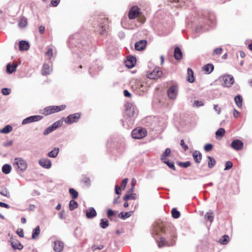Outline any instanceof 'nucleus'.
Returning <instances> with one entry per match:
<instances>
[{
	"mask_svg": "<svg viewBox=\"0 0 252 252\" xmlns=\"http://www.w3.org/2000/svg\"><path fill=\"white\" fill-rule=\"evenodd\" d=\"M80 117V114L76 113L68 115L65 119L64 122L67 124H71L77 122Z\"/></svg>",
	"mask_w": 252,
	"mask_h": 252,
	"instance_id": "423d86ee",
	"label": "nucleus"
},
{
	"mask_svg": "<svg viewBox=\"0 0 252 252\" xmlns=\"http://www.w3.org/2000/svg\"><path fill=\"white\" fill-rule=\"evenodd\" d=\"M11 90L7 88H2L1 90L2 94L4 95H7L10 94Z\"/></svg>",
	"mask_w": 252,
	"mask_h": 252,
	"instance_id": "3c124183",
	"label": "nucleus"
},
{
	"mask_svg": "<svg viewBox=\"0 0 252 252\" xmlns=\"http://www.w3.org/2000/svg\"><path fill=\"white\" fill-rule=\"evenodd\" d=\"M127 181L128 179L127 178H125L122 181V182L121 183V187L123 189H124L126 188Z\"/></svg>",
	"mask_w": 252,
	"mask_h": 252,
	"instance_id": "e2e57ef3",
	"label": "nucleus"
},
{
	"mask_svg": "<svg viewBox=\"0 0 252 252\" xmlns=\"http://www.w3.org/2000/svg\"><path fill=\"white\" fill-rule=\"evenodd\" d=\"M171 213L172 217L175 219L179 218L180 216V213L176 208H173Z\"/></svg>",
	"mask_w": 252,
	"mask_h": 252,
	"instance_id": "79ce46f5",
	"label": "nucleus"
},
{
	"mask_svg": "<svg viewBox=\"0 0 252 252\" xmlns=\"http://www.w3.org/2000/svg\"><path fill=\"white\" fill-rule=\"evenodd\" d=\"M39 165L45 169H50L52 166L50 159L47 158H42L39 160Z\"/></svg>",
	"mask_w": 252,
	"mask_h": 252,
	"instance_id": "f8f14e48",
	"label": "nucleus"
},
{
	"mask_svg": "<svg viewBox=\"0 0 252 252\" xmlns=\"http://www.w3.org/2000/svg\"><path fill=\"white\" fill-rule=\"evenodd\" d=\"M40 233V230L39 226H37L32 231V239H36L38 237V236L39 235Z\"/></svg>",
	"mask_w": 252,
	"mask_h": 252,
	"instance_id": "473e14b6",
	"label": "nucleus"
},
{
	"mask_svg": "<svg viewBox=\"0 0 252 252\" xmlns=\"http://www.w3.org/2000/svg\"><path fill=\"white\" fill-rule=\"evenodd\" d=\"M213 148V146L212 144H207L204 146V150L206 152H209L211 151Z\"/></svg>",
	"mask_w": 252,
	"mask_h": 252,
	"instance_id": "8fccbe9b",
	"label": "nucleus"
},
{
	"mask_svg": "<svg viewBox=\"0 0 252 252\" xmlns=\"http://www.w3.org/2000/svg\"><path fill=\"white\" fill-rule=\"evenodd\" d=\"M114 214V212L113 210L111 209H108L107 211V217L108 218H110V217H112Z\"/></svg>",
	"mask_w": 252,
	"mask_h": 252,
	"instance_id": "338daca9",
	"label": "nucleus"
},
{
	"mask_svg": "<svg viewBox=\"0 0 252 252\" xmlns=\"http://www.w3.org/2000/svg\"><path fill=\"white\" fill-rule=\"evenodd\" d=\"M204 104L203 101H200L198 100H195L193 103V107H200L202 106Z\"/></svg>",
	"mask_w": 252,
	"mask_h": 252,
	"instance_id": "c03bdc74",
	"label": "nucleus"
},
{
	"mask_svg": "<svg viewBox=\"0 0 252 252\" xmlns=\"http://www.w3.org/2000/svg\"><path fill=\"white\" fill-rule=\"evenodd\" d=\"M19 48L20 51H27L30 48L29 43L25 40H21L19 43Z\"/></svg>",
	"mask_w": 252,
	"mask_h": 252,
	"instance_id": "6ab92c4d",
	"label": "nucleus"
},
{
	"mask_svg": "<svg viewBox=\"0 0 252 252\" xmlns=\"http://www.w3.org/2000/svg\"><path fill=\"white\" fill-rule=\"evenodd\" d=\"M59 152V148H55L54 149L48 153V156L50 158H56Z\"/></svg>",
	"mask_w": 252,
	"mask_h": 252,
	"instance_id": "c85d7f7f",
	"label": "nucleus"
},
{
	"mask_svg": "<svg viewBox=\"0 0 252 252\" xmlns=\"http://www.w3.org/2000/svg\"><path fill=\"white\" fill-rule=\"evenodd\" d=\"M52 68L48 64L44 63L41 69L42 75L44 76L49 75L52 72Z\"/></svg>",
	"mask_w": 252,
	"mask_h": 252,
	"instance_id": "f3484780",
	"label": "nucleus"
},
{
	"mask_svg": "<svg viewBox=\"0 0 252 252\" xmlns=\"http://www.w3.org/2000/svg\"><path fill=\"white\" fill-rule=\"evenodd\" d=\"M162 72L159 68L156 67L152 72L147 74L148 78L150 79H157L161 76Z\"/></svg>",
	"mask_w": 252,
	"mask_h": 252,
	"instance_id": "0eeeda50",
	"label": "nucleus"
},
{
	"mask_svg": "<svg viewBox=\"0 0 252 252\" xmlns=\"http://www.w3.org/2000/svg\"><path fill=\"white\" fill-rule=\"evenodd\" d=\"M146 44L147 41L146 40L139 41L135 44V50L137 51L142 50L146 47Z\"/></svg>",
	"mask_w": 252,
	"mask_h": 252,
	"instance_id": "a211bd4d",
	"label": "nucleus"
},
{
	"mask_svg": "<svg viewBox=\"0 0 252 252\" xmlns=\"http://www.w3.org/2000/svg\"><path fill=\"white\" fill-rule=\"evenodd\" d=\"M220 79L221 82V85L225 87H230L234 82L233 77L229 74H225L220 76Z\"/></svg>",
	"mask_w": 252,
	"mask_h": 252,
	"instance_id": "20e7f679",
	"label": "nucleus"
},
{
	"mask_svg": "<svg viewBox=\"0 0 252 252\" xmlns=\"http://www.w3.org/2000/svg\"><path fill=\"white\" fill-rule=\"evenodd\" d=\"M64 214L65 212L64 210L62 211L59 214V217L61 219H63L64 218Z\"/></svg>",
	"mask_w": 252,
	"mask_h": 252,
	"instance_id": "774afa93",
	"label": "nucleus"
},
{
	"mask_svg": "<svg viewBox=\"0 0 252 252\" xmlns=\"http://www.w3.org/2000/svg\"><path fill=\"white\" fill-rule=\"evenodd\" d=\"M54 129L53 128V126H50L48 127L44 131L43 134L44 135H46L51 132H52L53 131H54Z\"/></svg>",
	"mask_w": 252,
	"mask_h": 252,
	"instance_id": "de8ad7c7",
	"label": "nucleus"
},
{
	"mask_svg": "<svg viewBox=\"0 0 252 252\" xmlns=\"http://www.w3.org/2000/svg\"><path fill=\"white\" fill-rule=\"evenodd\" d=\"M164 163H166V165L171 169H172L173 170H175L176 168L175 167V165L173 162H170L168 160H163L162 161Z\"/></svg>",
	"mask_w": 252,
	"mask_h": 252,
	"instance_id": "49530a36",
	"label": "nucleus"
},
{
	"mask_svg": "<svg viewBox=\"0 0 252 252\" xmlns=\"http://www.w3.org/2000/svg\"><path fill=\"white\" fill-rule=\"evenodd\" d=\"M0 193L2 195H3L4 196H6L7 197H9V196H10L9 193L7 189H4V190H2L0 192Z\"/></svg>",
	"mask_w": 252,
	"mask_h": 252,
	"instance_id": "6e6d98bb",
	"label": "nucleus"
},
{
	"mask_svg": "<svg viewBox=\"0 0 252 252\" xmlns=\"http://www.w3.org/2000/svg\"><path fill=\"white\" fill-rule=\"evenodd\" d=\"M46 55L51 59L53 56V49L51 48H49L47 51L46 52Z\"/></svg>",
	"mask_w": 252,
	"mask_h": 252,
	"instance_id": "13d9d810",
	"label": "nucleus"
},
{
	"mask_svg": "<svg viewBox=\"0 0 252 252\" xmlns=\"http://www.w3.org/2000/svg\"><path fill=\"white\" fill-rule=\"evenodd\" d=\"M136 60V58L133 56H128L126 60L125 61V64L128 68H132L135 63Z\"/></svg>",
	"mask_w": 252,
	"mask_h": 252,
	"instance_id": "4468645a",
	"label": "nucleus"
},
{
	"mask_svg": "<svg viewBox=\"0 0 252 252\" xmlns=\"http://www.w3.org/2000/svg\"><path fill=\"white\" fill-rule=\"evenodd\" d=\"M207 158L209 159L208 162V167L209 168H212L216 163V159L213 157L210 156H208Z\"/></svg>",
	"mask_w": 252,
	"mask_h": 252,
	"instance_id": "2f4dec72",
	"label": "nucleus"
},
{
	"mask_svg": "<svg viewBox=\"0 0 252 252\" xmlns=\"http://www.w3.org/2000/svg\"><path fill=\"white\" fill-rule=\"evenodd\" d=\"M187 71L188 74V81L190 83H193L194 81V79L193 77V72L192 70L190 68H188Z\"/></svg>",
	"mask_w": 252,
	"mask_h": 252,
	"instance_id": "cd10ccee",
	"label": "nucleus"
},
{
	"mask_svg": "<svg viewBox=\"0 0 252 252\" xmlns=\"http://www.w3.org/2000/svg\"><path fill=\"white\" fill-rule=\"evenodd\" d=\"M64 247V244L63 242L61 241H56L54 242L53 249L55 252H61Z\"/></svg>",
	"mask_w": 252,
	"mask_h": 252,
	"instance_id": "dca6fc26",
	"label": "nucleus"
},
{
	"mask_svg": "<svg viewBox=\"0 0 252 252\" xmlns=\"http://www.w3.org/2000/svg\"><path fill=\"white\" fill-rule=\"evenodd\" d=\"M215 134L217 137L218 136L221 137L225 134V129L223 128H220L216 132Z\"/></svg>",
	"mask_w": 252,
	"mask_h": 252,
	"instance_id": "37998d69",
	"label": "nucleus"
},
{
	"mask_svg": "<svg viewBox=\"0 0 252 252\" xmlns=\"http://www.w3.org/2000/svg\"><path fill=\"white\" fill-rule=\"evenodd\" d=\"M109 225L108 220H104L103 219L101 220L100 223V226L101 228L104 229L106 228Z\"/></svg>",
	"mask_w": 252,
	"mask_h": 252,
	"instance_id": "a18cd8bd",
	"label": "nucleus"
},
{
	"mask_svg": "<svg viewBox=\"0 0 252 252\" xmlns=\"http://www.w3.org/2000/svg\"><path fill=\"white\" fill-rule=\"evenodd\" d=\"M204 218L206 220H208L210 221V223H212L214 219V213L211 211L207 212L205 215Z\"/></svg>",
	"mask_w": 252,
	"mask_h": 252,
	"instance_id": "a878e982",
	"label": "nucleus"
},
{
	"mask_svg": "<svg viewBox=\"0 0 252 252\" xmlns=\"http://www.w3.org/2000/svg\"><path fill=\"white\" fill-rule=\"evenodd\" d=\"M60 0H52L51 4L53 6H57L60 3Z\"/></svg>",
	"mask_w": 252,
	"mask_h": 252,
	"instance_id": "0e129e2a",
	"label": "nucleus"
},
{
	"mask_svg": "<svg viewBox=\"0 0 252 252\" xmlns=\"http://www.w3.org/2000/svg\"><path fill=\"white\" fill-rule=\"evenodd\" d=\"M17 234L20 237H24V232L22 229H18L17 230Z\"/></svg>",
	"mask_w": 252,
	"mask_h": 252,
	"instance_id": "69168bd1",
	"label": "nucleus"
},
{
	"mask_svg": "<svg viewBox=\"0 0 252 252\" xmlns=\"http://www.w3.org/2000/svg\"><path fill=\"white\" fill-rule=\"evenodd\" d=\"M65 108L66 105L63 104L60 106H49L42 110L41 113L47 116L62 111L65 109Z\"/></svg>",
	"mask_w": 252,
	"mask_h": 252,
	"instance_id": "f03ea898",
	"label": "nucleus"
},
{
	"mask_svg": "<svg viewBox=\"0 0 252 252\" xmlns=\"http://www.w3.org/2000/svg\"><path fill=\"white\" fill-rule=\"evenodd\" d=\"M140 14L139 8L137 6H132L128 12V18L129 19H135Z\"/></svg>",
	"mask_w": 252,
	"mask_h": 252,
	"instance_id": "9d476101",
	"label": "nucleus"
},
{
	"mask_svg": "<svg viewBox=\"0 0 252 252\" xmlns=\"http://www.w3.org/2000/svg\"><path fill=\"white\" fill-rule=\"evenodd\" d=\"M180 145L183 148V149H184L185 151H187V150H188L189 147H188V145L185 144L184 140H181Z\"/></svg>",
	"mask_w": 252,
	"mask_h": 252,
	"instance_id": "bf43d9fd",
	"label": "nucleus"
},
{
	"mask_svg": "<svg viewBox=\"0 0 252 252\" xmlns=\"http://www.w3.org/2000/svg\"><path fill=\"white\" fill-rule=\"evenodd\" d=\"M106 27L105 25H102L100 27L99 32L101 34H104L106 32Z\"/></svg>",
	"mask_w": 252,
	"mask_h": 252,
	"instance_id": "4d7b16f0",
	"label": "nucleus"
},
{
	"mask_svg": "<svg viewBox=\"0 0 252 252\" xmlns=\"http://www.w3.org/2000/svg\"><path fill=\"white\" fill-rule=\"evenodd\" d=\"M179 165L181 167L187 168V167H189V166H190V163L189 161H186V162H180L179 163Z\"/></svg>",
	"mask_w": 252,
	"mask_h": 252,
	"instance_id": "864d4df0",
	"label": "nucleus"
},
{
	"mask_svg": "<svg viewBox=\"0 0 252 252\" xmlns=\"http://www.w3.org/2000/svg\"><path fill=\"white\" fill-rule=\"evenodd\" d=\"M13 165L17 170L24 171L27 168V161L21 158H16L14 159Z\"/></svg>",
	"mask_w": 252,
	"mask_h": 252,
	"instance_id": "7ed1b4c3",
	"label": "nucleus"
},
{
	"mask_svg": "<svg viewBox=\"0 0 252 252\" xmlns=\"http://www.w3.org/2000/svg\"><path fill=\"white\" fill-rule=\"evenodd\" d=\"M147 134V131L145 128H135L131 133L132 138L139 139L144 137Z\"/></svg>",
	"mask_w": 252,
	"mask_h": 252,
	"instance_id": "39448f33",
	"label": "nucleus"
},
{
	"mask_svg": "<svg viewBox=\"0 0 252 252\" xmlns=\"http://www.w3.org/2000/svg\"><path fill=\"white\" fill-rule=\"evenodd\" d=\"M165 232L164 225L162 223H158L155 225L153 229V233L156 235H160Z\"/></svg>",
	"mask_w": 252,
	"mask_h": 252,
	"instance_id": "9b49d317",
	"label": "nucleus"
},
{
	"mask_svg": "<svg viewBox=\"0 0 252 252\" xmlns=\"http://www.w3.org/2000/svg\"><path fill=\"white\" fill-rule=\"evenodd\" d=\"M235 102L238 107L242 106L243 98L241 95H237L234 98Z\"/></svg>",
	"mask_w": 252,
	"mask_h": 252,
	"instance_id": "7c9ffc66",
	"label": "nucleus"
},
{
	"mask_svg": "<svg viewBox=\"0 0 252 252\" xmlns=\"http://www.w3.org/2000/svg\"><path fill=\"white\" fill-rule=\"evenodd\" d=\"M69 192L73 199L76 198L78 196V192L73 188L69 189Z\"/></svg>",
	"mask_w": 252,
	"mask_h": 252,
	"instance_id": "a19ab883",
	"label": "nucleus"
},
{
	"mask_svg": "<svg viewBox=\"0 0 252 252\" xmlns=\"http://www.w3.org/2000/svg\"><path fill=\"white\" fill-rule=\"evenodd\" d=\"M229 237L227 235H224L219 240L220 244L222 245H226L229 242Z\"/></svg>",
	"mask_w": 252,
	"mask_h": 252,
	"instance_id": "f704fd0d",
	"label": "nucleus"
},
{
	"mask_svg": "<svg viewBox=\"0 0 252 252\" xmlns=\"http://www.w3.org/2000/svg\"><path fill=\"white\" fill-rule=\"evenodd\" d=\"M17 67V64L9 63L6 65V72L8 74H11L16 71Z\"/></svg>",
	"mask_w": 252,
	"mask_h": 252,
	"instance_id": "aec40b11",
	"label": "nucleus"
},
{
	"mask_svg": "<svg viewBox=\"0 0 252 252\" xmlns=\"http://www.w3.org/2000/svg\"><path fill=\"white\" fill-rule=\"evenodd\" d=\"M126 109L124 113V120L127 127H131L133 125L135 119L138 115V111L136 108L131 103H127Z\"/></svg>",
	"mask_w": 252,
	"mask_h": 252,
	"instance_id": "f257e3e1",
	"label": "nucleus"
},
{
	"mask_svg": "<svg viewBox=\"0 0 252 252\" xmlns=\"http://www.w3.org/2000/svg\"><path fill=\"white\" fill-rule=\"evenodd\" d=\"M11 170V166L8 164H5L2 167V171L6 174H9Z\"/></svg>",
	"mask_w": 252,
	"mask_h": 252,
	"instance_id": "e433bc0d",
	"label": "nucleus"
},
{
	"mask_svg": "<svg viewBox=\"0 0 252 252\" xmlns=\"http://www.w3.org/2000/svg\"><path fill=\"white\" fill-rule=\"evenodd\" d=\"M12 130V127L10 125H6L0 130V132L2 133L7 134L10 132Z\"/></svg>",
	"mask_w": 252,
	"mask_h": 252,
	"instance_id": "c9c22d12",
	"label": "nucleus"
},
{
	"mask_svg": "<svg viewBox=\"0 0 252 252\" xmlns=\"http://www.w3.org/2000/svg\"><path fill=\"white\" fill-rule=\"evenodd\" d=\"M27 23L28 22L27 19L25 17H22L20 19L18 25L20 28H25L27 26Z\"/></svg>",
	"mask_w": 252,
	"mask_h": 252,
	"instance_id": "4c0bfd02",
	"label": "nucleus"
},
{
	"mask_svg": "<svg viewBox=\"0 0 252 252\" xmlns=\"http://www.w3.org/2000/svg\"><path fill=\"white\" fill-rule=\"evenodd\" d=\"M178 88L176 86H171L168 89L167 94L169 97L171 99H175L176 98L178 94Z\"/></svg>",
	"mask_w": 252,
	"mask_h": 252,
	"instance_id": "1a4fd4ad",
	"label": "nucleus"
},
{
	"mask_svg": "<svg viewBox=\"0 0 252 252\" xmlns=\"http://www.w3.org/2000/svg\"><path fill=\"white\" fill-rule=\"evenodd\" d=\"M231 147L236 151L241 150L243 147V142L239 139H235L231 143Z\"/></svg>",
	"mask_w": 252,
	"mask_h": 252,
	"instance_id": "ddd939ff",
	"label": "nucleus"
},
{
	"mask_svg": "<svg viewBox=\"0 0 252 252\" xmlns=\"http://www.w3.org/2000/svg\"><path fill=\"white\" fill-rule=\"evenodd\" d=\"M78 203L76 201L74 200H71L70 201L69 207V209L71 211H73L74 209L77 208L78 207Z\"/></svg>",
	"mask_w": 252,
	"mask_h": 252,
	"instance_id": "58836bf2",
	"label": "nucleus"
},
{
	"mask_svg": "<svg viewBox=\"0 0 252 252\" xmlns=\"http://www.w3.org/2000/svg\"><path fill=\"white\" fill-rule=\"evenodd\" d=\"M192 157L196 163H199L200 162L202 159V155L199 151H194L192 154Z\"/></svg>",
	"mask_w": 252,
	"mask_h": 252,
	"instance_id": "4be33fe9",
	"label": "nucleus"
},
{
	"mask_svg": "<svg viewBox=\"0 0 252 252\" xmlns=\"http://www.w3.org/2000/svg\"><path fill=\"white\" fill-rule=\"evenodd\" d=\"M130 84L132 87L134 86L135 89H139L140 91H144V85L141 82L138 81H131Z\"/></svg>",
	"mask_w": 252,
	"mask_h": 252,
	"instance_id": "5701e85b",
	"label": "nucleus"
},
{
	"mask_svg": "<svg viewBox=\"0 0 252 252\" xmlns=\"http://www.w3.org/2000/svg\"><path fill=\"white\" fill-rule=\"evenodd\" d=\"M131 212H121L119 215V217L122 220H126V219L130 217L131 215Z\"/></svg>",
	"mask_w": 252,
	"mask_h": 252,
	"instance_id": "72a5a7b5",
	"label": "nucleus"
},
{
	"mask_svg": "<svg viewBox=\"0 0 252 252\" xmlns=\"http://www.w3.org/2000/svg\"><path fill=\"white\" fill-rule=\"evenodd\" d=\"M62 125V122L61 121H58L55 122L52 126L54 130L61 126Z\"/></svg>",
	"mask_w": 252,
	"mask_h": 252,
	"instance_id": "09e8293b",
	"label": "nucleus"
},
{
	"mask_svg": "<svg viewBox=\"0 0 252 252\" xmlns=\"http://www.w3.org/2000/svg\"><path fill=\"white\" fill-rule=\"evenodd\" d=\"M11 245L14 250H21L23 248V245L21 244L18 241H13L11 242Z\"/></svg>",
	"mask_w": 252,
	"mask_h": 252,
	"instance_id": "bb28decb",
	"label": "nucleus"
},
{
	"mask_svg": "<svg viewBox=\"0 0 252 252\" xmlns=\"http://www.w3.org/2000/svg\"><path fill=\"white\" fill-rule=\"evenodd\" d=\"M214 68V65L211 63H208L203 67V70L207 74H210L213 71Z\"/></svg>",
	"mask_w": 252,
	"mask_h": 252,
	"instance_id": "393cba45",
	"label": "nucleus"
},
{
	"mask_svg": "<svg viewBox=\"0 0 252 252\" xmlns=\"http://www.w3.org/2000/svg\"><path fill=\"white\" fill-rule=\"evenodd\" d=\"M214 109L215 111L218 114H220L221 112V109L220 107L218 106V105L215 104L214 105Z\"/></svg>",
	"mask_w": 252,
	"mask_h": 252,
	"instance_id": "680f3d73",
	"label": "nucleus"
},
{
	"mask_svg": "<svg viewBox=\"0 0 252 252\" xmlns=\"http://www.w3.org/2000/svg\"><path fill=\"white\" fill-rule=\"evenodd\" d=\"M232 166H233V164H232V162H231L230 161H227L225 162L224 170H229L232 167Z\"/></svg>",
	"mask_w": 252,
	"mask_h": 252,
	"instance_id": "603ef678",
	"label": "nucleus"
},
{
	"mask_svg": "<svg viewBox=\"0 0 252 252\" xmlns=\"http://www.w3.org/2000/svg\"><path fill=\"white\" fill-rule=\"evenodd\" d=\"M174 56L176 60H180L183 58V54L181 49L179 47H175L174 52Z\"/></svg>",
	"mask_w": 252,
	"mask_h": 252,
	"instance_id": "412c9836",
	"label": "nucleus"
},
{
	"mask_svg": "<svg viewBox=\"0 0 252 252\" xmlns=\"http://www.w3.org/2000/svg\"><path fill=\"white\" fill-rule=\"evenodd\" d=\"M158 243V247L160 248H162L163 247H169L170 245L169 243L166 240L165 238L162 237L160 238V241H157Z\"/></svg>",
	"mask_w": 252,
	"mask_h": 252,
	"instance_id": "b1692460",
	"label": "nucleus"
},
{
	"mask_svg": "<svg viewBox=\"0 0 252 252\" xmlns=\"http://www.w3.org/2000/svg\"><path fill=\"white\" fill-rule=\"evenodd\" d=\"M43 117L40 115H34L24 119L22 123V125H26L41 120Z\"/></svg>",
	"mask_w": 252,
	"mask_h": 252,
	"instance_id": "6e6552de",
	"label": "nucleus"
},
{
	"mask_svg": "<svg viewBox=\"0 0 252 252\" xmlns=\"http://www.w3.org/2000/svg\"><path fill=\"white\" fill-rule=\"evenodd\" d=\"M170 149L169 148H166L161 156V160L162 161H163L165 159V158L170 155Z\"/></svg>",
	"mask_w": 252,
	"mask_h": 252,
	"instance_id": "ea45409f",
	"label": "nucleus"
},
{
	"mask_svg": "<svg viewBox=\"0 0 252 252\" xmlns=\"http://www.w3.org/2000/svg\"><path fill=\"white\" fill-rule=\"evenodd\" d=\"M136 194L135 193H127L123 197V199L124 200H134L136 199Z\"/></svg>",
	"mask_w": 252,
	"mask_h": 252,
	"instance_id": "c756f323",
	"label": "nucleus"
},
{
	"mask_svg": "<svg viewBox=\"0 0 252 252\" xmlns=\"http://www.w3.org/2000/svg\"><path fill=\"white\" fill-rule=\"evenodd\" d=\"M82 182L87 186L90 185L91 181L89 177H84L82 179Z\"/></svg>",
	"mask_w": 252,
	"mask_h": 252,
	"instance_id": "5fc2aeb1",
	"label": "nucleus"
},
{
	"mask_svg": "<svg viewBox=\"0 0 252 252\" xmlns=\"http://www.w3.org/2000/svg\"><path fill=\"white\" fill-rule=\"evenodd\" d=\"M221 51H222L221 48H216L213 52V55H220V54Z\"/></svg>",
	"mask_w": 252,
	"mask_h": 252,
	"instance_id": "052dcab7",
	"label": "nucleus"
},
{
	"mask_svg": "<svg viewBox=\"0 0 252 252\" xmlns=\"http://www.w3.org/2000/svg\"><path fill=\"white\" fill-rule=\"evenodd\" d=\"M96 215V212L93 207H90L86 211V216L88 219H93Z\"/></svg>",
	"mask_w": 252,
	"mask_h": 252,
	"instance_id": "2eb2a0df",
	"label": "nucleus"
}]
</instances>
